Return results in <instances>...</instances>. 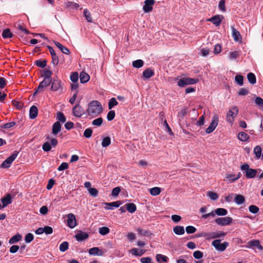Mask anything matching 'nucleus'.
<instances>
[{
  "label": "nucleus",
  "mask_w": 263,
  "mask_h": 263,
  "mask_svg": "<svg viewBox=\"0 0 263 263\" xmlns=\"http://www.w3.org/2000/svg\"><path fill=\"white\" fill-rule=\"evenodd\" d=\"M102 110L101 103L98 101L95 100L88 104L86 111L88 116L96 117L102 112Z\"/></svg>",
  "instance_id": "1"
},
{
  "label": "nucleus",
  "mask_w": 263,
  "mask_h": 263,
  "mask_svg": "<svg viewBox=\"0 0 263 263\" xmlns=\"http://www.w3.org/2000/svg\"><path fill=\"white\" fill-rule=\"evenodd\" d=\"M241 170L245 171L246 172V177L248 179L254 178L258 171H260V169H253L250 168L248 164H244L241 166Z\"/></svg>",
  "instance_id": "2"
},
{
  "label": "nucleus",
  "mask_w": 263,
  "mask_h": 263,
  "mask_svg": "<svg viewBox=\"0 0 263 263\" xmlns=\"http://www.w3.org/2000/svg\"><path fill=\"white\" fill-rule=\"evenodd\" d=\"M219 121V117L217 114L214 115L212 118L211 123L209 127L206 129L205 132L207 134L212 133L217 127Z\"/></svg>",
  "instance_id": "3"
},
{
  "label": "nucleus",
  "mask_w": 263,
  "mask_h": 263,
  "mask_svg": "<svg viewBox=\"0 0 263 263\" xmlns=\"http://www.w3.org/2000/svg\"><path fill=\"white\" fill-rule=\"evenodd\" d=\"M198 82V79H192L190 78H183L180 79L177 84L179 87H184L186 85L190 84H194Z\"/></svg>",
  "instance_id": "4"
},
{
  "label": "nucleus",
  "mask_w": 263,
  "mask_h": 263,
  "mask_svg": "<svg viewBox=\"0 0 263 263\" xmlns=\"http://www.w3.org/2000/svg\"><path fill=\"white\" fill-rule=\"evenodd\" d=\"M238 113V109L236 106L232 107L228 112L227 115V121L230 123L231 124H233L234 118Z\"/></svg>",
  "instance_id": "5"
},
{
  "label": "nucleus",
  "mask_w": 263,
  "mask_h": 263,
  "mask_svg": "<svg viewBox=\"0 0 263 263\" xmlns=\"http://www.w3.org/2000/svg\"><path fill=\"white\" fill-rule=\"evenodd\" d=\"M212 244L217 250L220 252L224 251L229 246V243L228 242L225 241L221 243V240L220 239L214 240Z\"/></svg>",
  "instance_id": "6"
},
{
  "label": "nucleus",
  "mask_w": 263,
  "mask_h": 263,
  "mask_svg": "<svg viewBox=\"0 0 263 263\" xmlns=\"http://www.w3.org/2000/svg\"><path fill=\"white\" fill-rule=\"evenodd\" d=\"M18 155V152L15 151L10 157L7 158L1 164L3 168H8L10 166L12 162L15 159Z\"/></svg>",
  "instance_id": "7"
},
{
  "label": "nucleus",
  "mask_w": 263,
  "mask_h": 263,
  "mask_svg": "<svg viewBox=\"0 0 263 263\" xmlns=\"http://www.w3.org/2000/svg\"><path fill=\"white\" fill-rule=\"evenodd\" d=\"M72 114L76 117L81 118L85 114V110L79 104H77L72 108Z\"/></svg>",
  "instance_id": "8"
},
{
  "label": "nucleus",
  "mask_w": 263,
  "mask_h": 263,
  "mask_svg": "<svg viewBox=\"0 0 263 263\" xmlns=\"http://www.w3.org/2000/svg\"><path fill=\"white\" fill-rule=\"evenodd\" d=\"M232 218L230 217H225L216 218L215 220V222L220 226H225L230 224L232 222Z\"/></svg>",
  "instance_id": "9"
},
{
  "label": "nucleus",
  "mask_w": 263,
  "mask_h": 263,
  "mask_svg": "<svg viewBox=\"0 0 263 263\" xmlns=\"http://www.w3.org/2000/svg\"><path fill=\"white\" fill-rule=\"evenodd\" d=\"M67 217V222L68 226L72 229L74 228L77 225V222L74 214L72 213L68 214Z\"/></svg>",
  "instance_id": "10"
},
{
  "label": "nucleus",
  "mask_w": 263,
  "mask_h": 263,
  "mask_svg": "<svg viewBox=\"0 0 263 263\" xmlns=\"http://www.w3.org/2000/svg\"><path fill=\"white\" fill-rule=\"evenodd\" d=\"M155 0H145L143 9L146 13L149 12L153 10V6L155 4Z\"/></svg>",
  "instance_id": "11"
},
{
  "label": "nucleus",
  "mask_w": 263,
  "mask_h": 263,
  "mask_svg": "<svg viewBox=\"0 0 263 263\" xmlns=\"http://www.w3.org/2000/svg\"><path fill=\"white\" fill-rule=\"evenodd\" d=\"M223 19V16L221 15H216L212 17L208 20V21L211 22L213 24L215 25L216 26H218L221 24L222 20Z\"/></svg>",
  "instance_id": "12"
},
{
  "label": "nucleus",
  "mask_w": 263,
  "mask_h": 263,
  "mask_svg": "<svg viewBox=\"0 0 263 263\" xmlns=\"http://www.w3.org/2000/svg\"><path fill=\"white\" fill-rule=\"evenodd\" d=\"M51 87L50 89L53 91H58L62 89V84L60 80L53 79L51 81Z\"/></svg>",
  "instance_id": "13"
},
{
  "label": "nucleus",
  "mask_w": 263,
  "mask_h": 263,
  "mask_svg": "<svg viewBox=\"0 0 263 263\" xmlns=\"http://www.w3.org/2000/svg\"><path fill=\"white\" fill-rule=\"evenodd\" d=\"M88 236L89 235L87 233L79 231L74 237L77 241H82L87 239Z\"/></svg>",
  "instance_id": "14"
},
{
  "label": "nucleus",
  "mask_w": 263,
  "mask_h": 263,
  "mask_svg": "<svg viewBox=\"0 0 263 263\" xmlns=\"http://www.w3.org/2000/svg\"><path fill=\"white\" fill-rule=\"evenodd\" d=\"M51 82V79H48L47 78H44V80L42 81L37 89V91H42L44 88H45L49 86Z\"/></svg>",
  "instance_id": "15"
},
{
  "label": "nucleus",
  "mask_w": 263,
  "mask_h": 263,
  "mask_svg": "<svg viewBox=\"0 0 263 263\" xmlns=\"http://www.w3.org/2000/svg\"><path fill=\"white\" fill-rule=\"evenodd\" d=\"M104 204L109 207H105L106 210H112L113 208H118L122 204L121 201H117L112 202H105Z\"/></svg>",
  "instance_id": "16"
},
{
  "label": "nucleus",
  "mask_w": 263,
  "mask_h": 263,
  "mask_svg": "<svg viewBox=\"0 0 263 263\" xmlns=\"http://www.w3.org/2000/svg\"><path fill=\"white\" fill-rule=\"evenodd\" d=\"M61 127H62V125L60 122H59V121L55 122L52 126V133L54 135H57L61 131Z\"/></svg>",
  "instance_id": "17"
},
{
  "label": "nucleus",
  "mask_w": 263,
  "mask_h": 263,
  "mask_svg": "<svg viewBox=\"0 0 263 263\" xmlns=\"http://www.w3.org/2000/svg\"><path fill=\"white\" fill-rule=\"evenodd\" d=\"M248 247L251 248L256 247L260 250H262L263 249L262 247L259 243V241L257 240L249 241L248 243Z\"/></svg>",
  "instance_id": "18"
},
{
  "label": "nucleus",
  "mask_w": 263,
  "mask_h": 263,
  "mask_svg": "<svg viewBox=\"0 0 263 263\" xmlns=\"http://www.w3.org/2000/svg\"><path fill=\"white\" fill-rule=\"evenodd\" d=\"M89 254L92 255H98L102 256L103 255V252L101 250H100L98 247H93L89 250L88 251Z\"/></svg>",
  "instance_id": "19"
},
{
  "label": "nucleus",
  "mask_w": 263,
  "mask_h": 263,
  "mask_svg": "<svg viewBox=\"0 0 263 263\" xmlns=\"http://www.w3.org/2000/svg\"><path fill=\"white\" fill-rule=\"evenodd\" d=\"M241 176V174L239 172L237 175L232 174H228L226 176L227 180L230 182H233L238 179Z\"/></svg>",
  "instance_id": "20"
},
{
  "label": "nucleus",
  "mask_w": 263,
  "mask_h": 263,
  "mask_svg": "<svg viewBox=\"0 0 263 263\" xmlns=\"http://www.w3.org/2000/svg\"><path fill=\"white\" fill-rule=\"evenodd\" d=\"M38 114V109L35 106H32L29 110V116L31 119L35 118Z\"/></svg>",
  "instance_id": "21"
},
{
  "label": "nucleus",
  "mask_w": 263,
  "mask_h": 263,
  "mask_svg": "<svg viewBox=\"0 0 263 263\" xmlns=\"http://www.w3.org/2000/svg\"><path fill=\"white\" fill-rule=\"evenodd\" d=\"M54 44L63 53L66 54H69L70 51L67 47L63 46L61 44L58 42H54Z\"/></svg>",
  "instance_id": "22"
},
{
  "label": "nucleus",
  "mask_w": 263,
  "mask_h": 263,
  "mask_svg": "<svg viewBox=\"0 0 263 263\" xmlns=\"http://www.w3.org/2000/svg\"><path fill=\"white\" fill-rule=\"evenodd\" d=\"M11 196L10 194H8L6 197L1 199L3 203V207H6L8 204H11L12 202Z\"/></svg>",
  "instance_id": "23"
},
{
  "label": "nucleus",
  "mask_w": 263,
  "mask_h": 263,
  "mask_svg": "<svg viewBox=\"0 0 263 263\" xmlns=\"http://www.w3.org/2000/svg\"><path fill=\"white\" fill-rule=\"evenodd\" d=\"M232 36L235 41H239L241 40V35L239 31H238L234 27H232Z\"/></svg>",
  "instance_id": "24"
},
{
  "label": "nucleus",
  "mask_w": 263,
  "mask_h": 263,
  "mask_svg": "<svg viewBox=\"0 0 263 263\" xmlns=\"http://www.w3.org/2000/svg\"><path fill=\"white\" fill-rule=\"evenodd\" d=\"M173 231L176 235H181L184 233L183 227L177 226L173 228Z\"/></svg>",
  "instance_id": "25"
},
{
  "label": "nucleus",
  "mask_w": 263,
  "mask_h": 263,
  "mask_svg": "<svg viewBox=\"0 0 263 263\" xmlns=\"http://www.w3.org/2000/svg\"><path fill=\"white\" fill-rule=\"evenodd\" d=\"M80 81L82 83H85L88 82L90 79L89 76L86 72H82L80 75Z\"/></svg>",
  "instance_id": "26"
},
{
  "label": "nucleus",
  "mask_w": 263,
  "mask_h": 263,
  "mask_svg": "<svg viewBox=\"0 0 263 263\" xmlns=\"http://www.w3.org/2000/svg\"><path fill=\"white\" fill-rule=\"evenodd\" d=\"M235 197L234 199V201L236 204H241L245 202V198L242 195L239 194H235Z\"/></svg>",
  "instance_id": "27"
},
{
  "label": "nucleus",
  "mask_w": 263,
  "mask_h": 263,
  "mask_svg": "<svg viewBox=\"0 0 263 263\" xmlns=\"http://www.w3.org/2000/svg\"><path fill=\"white\" fill-rule=\"evenodd\" d=\"M129 252L135 256H141L144 254L145 250L143 249L139 250L137 248H134L130 250Z\"/></svg>",
  "instance_id": "28"
},
{
  "label": "nucleus",
  "mask_w": 263,
  "mask_h": 263,
  "mask_svg": "<svg viewBox=\"0 0 263 263\" xmlns=\"http://www.w3.org/2000/svg\"><path fill=\"white\" fill-rule=\"evenodd\" d=\"M125 206L126 210L130 213H133L136 211V205L133 203H127Z\"/></svg>",
  "instance_id": "29"
},
{
  "label": "nucleus",
  "mask_w": 263,
  "mask_h": 263,
  "mask_svg": "<svg viewBox=\"0 0 263 263\" xmlns=\"http://www.w3.org/2000/svg\"><path fill=\"white\" fill-rule=\"evenodd\" d=\"M154 74V72L150 68H147L143 72V76L146 79L150 78L151 77L153 76Z\"/></svg>",
  "instance_id": "30"
},
{
  "label": "nucleus",
  "mask_w": 263,
  "mask_h": 263,
  "mask_svg": "<svg viewBox=\"0 0 263 263\" xmlns=\"http://www.w3.org/2000/svg\"><path fill=\"white\" fill-rule=\"evenodd\" d=\"M4 39L11 38L13 37V34L11 32L10 30L8 28L4 30L2 34Z\"/></svg>",
  "instance_id": "31"
},
{
  "label": "nucleus",
  "mask_w": 263,
  "mask_h": 263,
  "mask_svg": "<svg viewBox=\"0 0 263 263\" xmlns=\"http://www.w3.org/2000/svg\"><path fill=\"white\" fill-rule=\"evenodd\" d=\"M247 79L248 81L251 84H254L256 83V77L253 73L250 72L247 74Z\"/></svg>",
  "instance_id": "32"
},
{
  "label": "nucleus",
  "mask_w": 263,
  "mask_h": 263,
  "mask_svg": "<svg viewBox=\"0 0 263 263\" xmlns=\"http://www.w3.org/2000/svg\"><path fill=\"white\" fill-rule=\"evenodd\" d=\"M22 238V236L20 234H16L12 236L9 240V243L10 244H13L15 242L19 241Z\"/></svg>",
  "instance_id": "33"
},
{
  "label": "nucleus",
  "mask_w": 263,
  "mask_h": 263,
  "mask_svg": "<svg viewBox=\"0 0 263 263\" xmlns=\"http://www.w3.org/2000/svg\"><path fill=\"white\" fill-rule=\"evenodd\" d=\"M238 138L241 141H247L249 139V136L245 132H240L238 134Z\"/></svg>",
  "instance_id": "34"
},
{
  "label": "nucleus",
  "mask_w": 263,
  "mask_h": 263,
  "mask_svg": "<svg viewBox=\"0 0 263 263\" xmlns=\"http://www.w3.org/2000/svg\"><path fill=\"white\" fill-rule=\"evenodd\" d=\"M161 189L159 187H154L149 189L150 194L153 196H157L161 193Z\"/></svg>",
  "instance_id": "35"
},
{
  "label": "nucleus",
  "mask_w": 263,
  "mask_h": 263,
  "mask_svg": "<svg viewBox=\"0 0 263 263\" xmlns=\"http://www.w3.org/2000/svg\"><path fill=\"white\" fill-rule=\"evenodd\" d=\"M216 215L219 216H225L227 214V210L223 208H218L215 210Z\"/></svg>",
  "instance_id": "36"
},
{
  "label": "nucleus",
  "mask_w": 263,
  "mask_h": 263,
  "mask_svg": "<svg viewBox=\"0 0 263 263\" xmlns=\"http://www.w3.org/2000/svg\"><path fill=\"white\" fill-rule=\"evenodd\" d=\"M254 153L257 159H259L261 155V148L259 146H256L254 148Z\"/></svg>",
  "instance_id": "37"
},
{
  "label": "nucleus",
  "mask_w": 263,
  "mask_h": 263,
  "mask_svg": "<svg viewBox=\"0 0 263 263\" xmlns=\"http://www.w3.org/2000/svg\"><path fill=\"white\" fill-rule=\"evenodd\" d=\"M144 62L142 60H137L133 62V66L137 68L142 67L143 66Z\"/></svg>",
  "instance_id": "38"
},
{
  "label": "nucleus",
  "mask_w": 263,
  "mask_h": 263,
  "mask_svg": "<svg viewBox=\"0 0 263 263\" xmlns=\"http://www.w3.org/2000/svg\"><path fill=\"white\" fill-rule=\"evenodd\" d=\"M118 104L117 101L115 98H112L108 102V108L111 109L115 106Z\"/></svg>",
  "instance_id": "39"
},
{
  "label": "nucleus",
  "mask_w": 263,
  "mask_h": 263,
  "mask_svg": "<svg viewBox=\"0 0 263 263\" xmlns=\"http://www.w3.org/2000/svg\"><path fill=\"white\" fill-rule=\"evenodd\" d=\"M110 138L109 137L104 138L102 142V146L104 147H107L110 144Z\"/></svg>",
  "instance_id": "40"
},
{
  "label": "nucleus",
  "mask_w": 263,
  "mask_h": 263,
  "mask_svg": "<svg viewBox=\"0 0 263 263\" xmlns=\"http://www.w3.org/2000/svg\"><path fill=\"white\" fill-rule=\"evenodd\" d=\"M207 196L213 200H216L218 198V195L216 193L209 191L207 192Z\"/></svg>",
  "instance_id": "41"
},
{
  "label": "nucleus",
  "mask_w": 263,
  "mask_h": 263,
  "mask_svg": "<svg viewBox=\"0 0 263 263\" xmlns=\"http://www.w3.org/2000/svg\"><path fill=\"white\" fill-rule=\"evenodd\" d=\"M137 230L139 234L143 236H149L152 234L148 230H144L140 228H138Z\"/></svg>",
  "instance_id": "42"
},
{
  "label": "nucleus",
  "mask_w": 263,
  "mask_h": 263,
  "mask_svg": "<svg viewBox=\"0 0 263 263\" xmlns=\"http://www.w3.org/2000/svg\"><path fill=\"white\" fill-rule=\"evenodd\" d=\"M69 244L67 241L62 242L60 246V250L61 252H65L68 249Z\"/></svg>",
  "instance_id": "43"
},
{
  "label": "nucleus",
  "mask_w": 263,
  "mask_h": 263,
  "mask_svg": "<svg viewBox=\"0 0 263 263\" xmlns=\"http://www.w3.org/2000/svg\"><path fill=\"white\" fill-rule=\"evenodd\" d=\"M57 119L59 120V122L62 123H64L66 121V117L62 112H58L57 113Z\"/></svg>",
  "instance_id": "44"
},
{
  "label": "nucleus",
  "mask_w": 263,
  "mask_h": 263,
  "mask_svg": "<svg viewBox=\"0 0 263 263\" xmlns=\"http://www.w3.org/2000/svg\"><path fill=\"white\" fill-rule=\"evenodd\" d=\"M156 260L158 262H160L162 260L163 262H166L167 261V257L163 255L162 254H157L156 256Z\"/></svg>",
  "instance_id": "45"
},
{
  "label": "nucleus",
  "mask_w": 263,
  "mask_h": 263,
  "mask_svg": "<svg viewBox=\"0 0 263 263\" xmlns=\"http://www.w3.org/2000/svg\"><path fill=\"white\" fill-rule=\"evenodd\" d=\"M235 81L240 86H242L243 83V77L241 75H237L235 77Z\"/></svg>",
  "instance_id": "46"
},
{
  "label": "nucleus",
  "mask_w": 263,
  "mask_h": 263,
  "mask_svg": "<svg viewBox=\"0 0 263 263\" xmlns=\"http://www.w3.org/2000/svg\"><path fill=\"white\" fill-rule=\"evenodd\" d=\"M103 119L101 117H100V118H98L96 119H95L92 122V124L93 125H95V126H100L102 125V123H103Z\"/></svg>",
  "instance_id": "47"
},
{
  "label": "nucleus",
  "mask_w": 263,
  "mask_h": 263,
  "mask_svg": "<svg viewBox=\"0 0 263 263\" xmlns=\"http://www.w3.org/2000/svg\"><path fill=\"white\" fill-rule=\"evenodd\" d=\"M255 103L259 107L263 108V99L259 97L255 98Z\"/></svg>",
  "instance_id": "48"
},
{
  "label": "nucleus",
  "mask_w": 263,
  "mask_h": 263,
  "mask_svg": "<svg viewBox=\"0 0 263 263\" xmlns=\"http://www.w3.org/2000/svg\"><path fill=\"white\" fill-rule=\"evenodd\" d=\"M99 233L102 235H105L109 232V229L106 227H103L99 229Z\"/></svg>",
  "instance_id": "49"
},
{
  "label": "nucleus",
  "mask_w": 263,
  "mask_h": 263,
  "mask_svg": "<svg viewBox=\"0 0 263 263\" xmlns=\"http://www.w3.org/2000/svg\"><path fill=\"white\" fill-rule=\"evenodd\" d=\"M84 15L88 22H92L91 14L87 9H85L84 10Z\"/></svg>",
  "instance_id": "50"
},
{
  "label": "nucleus",
  "mask_w": 263,
  "mask_h": 263,
  "mask_svg": "<svg viewBox=\"0 0 263 263\" xmlns=\"http://www.w3.org/2000/svg\"><path fill=\"white\" fill-rule=\"evenodd\" d=\"M35 64L38 67L44 68L46 66L47 61L45 60L43 61L39 60L35 61Z\"/></svg>",
  "instance_id": "51"
},
{
  "label": "nucleus",
  "mask_w": 263,
  "mask_h": 263,
  "mask_svg": "<svg viewBox=\"0 0 263 263\" xmlns=\"http://www.w3.org/2000/svg\"><path fill=\"white\" fill-rule=\"evenodd\" d=\"M185 231L187 234H193L196 231L195 227L189 226L186 227Z\"/></svg>",
  "instance_id": "52"
},
{
  "label": "nucleus",
  "mask_w": 263,
  "mask_h": 263,
  "mask_svg": "<svg viewBox=\"0 0 263 263\" xmlns=\"http://www.w3.org/2000/svg\"><path fill=\"white\" fill-rule=\"evenodd\" d=\"M88 192L90 195L93 197H96L98 194V191L93 187L88 189Z\"/></svg>",
  "instance_id": "53"
},
{
  "label": "nucleus",
  "mask_w": 263,
  "mask_h": 263,
  "mask_svg": "<svg viewBox=\"0 0 263 263\" xmlns=\"http://www.w3.org/2000/svg\"><path fill=\"white\" fill-rule=\"evenodd\" d=\"M52 74V73L51 70L45 69L44 70V76L45 78H47L48 79H51V76Z\"/></svg>",
  "instance_id": "54"
},
{
  "label": "nucleus",
  "mask_w": 263,
  "mask_h": 263,
  "mask_svg": "<svg viewBox=\"0 0 263 263\" xmlns=\"http://www.w3.org/2000/svg\"><path fill=\"white\" fill-rule=\"evenodd\" d=\"M249 211L253 214H256L259 211V208L254 205H251L249 207Z\"/></svg>",
  "instance_id": "55"
},
{
  "label": "nucleus",
  "mask_w": 263,
  "mask_h": 263,
  "mask_svg": "<svg viewBox=\"0 0 263 263\" xmlns=\"http://www.w3.org/2000/svg\"><path fill=\"white\" fill-rule=\"evenodd\" d=\"M205 238L207 239H214L216 238L215 236V232H212L209 233H205Z\"/></svg>",
  "instance_id": "56"
},
{
  "label": "nucleus",
  "mask_w": 263,
  "mask_h": 263,
  "mask_svg": "<svg viewBox=\"0 0 263 263\" xmlns=\"http://www.w3.org/2000/svg\"><path fill=\"white\" fill-rule=\"evenodd\" d=\"M34 236L31 233H28L25 238V240L26 242L27 243H30L31 242L33 239Z\"/></svg>",
  "instance_id": "57"
},
{
  "label": "nucleus",
  "mask_w": 263,
  "mask_h": 263,
  "mask_svg": "<svg viewBox=\"0 0 263 263\" xmlns=\"http://www.w3.org/2000/svg\"><path fill=\"white\" fill-rule=\"evenodd\" d=\"M79 79V75L77 72H73L70 75V80L73 83L77 82Z\"/></svg>",
  "instance_id": "58"
},
{
  "label": "nucleus",
  "mask_w": 263,
  "mask_h": 263,
  "mask_svg": "<svg viewBox=\"0 0 263 263\" xmlns=\"http://www.w3.org/2000/svg\"><path fill=\"white\" fill-rule=\"evenodd\" d=\"M52 57V64L55 66L59 63V58L57 54H53L51 55Z\"/></svg>",
  "instance_id": "59"
},
{
  "label": "nucleus",
  "mask_w": 263,
  "mask_h": 263,
  "mask_svg": "<svg viewBox=\"0 0 263 263\" xmlns=\"http://www.w3.org/2000/svg\"><path fill=\"white\" fill-rule=\"evenodd\" d=\"M115 117V112L114 110L109 111L107 115V119L108 121L112 120Z\"/></svg>",
  "instance_id": "60"
},
{
  "label": "nucleus",
  "mask_w": 263,
  "mask_h": 263,
  "mask_svg": "<svg viewBox=\"0 0 263 263\" xmlns=\"http://www.w3.org/2000/svg\"><path fill=\"white\" fill-rule=\"evenodd\" d=\"M120 191L121 189L120 187H116L113 189L111 192V195L113 196H117L119 194Z\"/></svg>",
  "instance_id": "61"
},
{
  "label": "nucleus",
  "mask_w": 263,
  "mask_h": 263,
  "mask_svg": "<svg viewBox=\"0 0 263 263\" xmlns=\"http://www.w3.org/2000/svg\"><path fill=\"white\" fill-rule=\"evenodd\" d=\"M193 256L196 259H200L203 257V253L200 251H196L193 253Z\"/></svg>",
  "instance_id": "62"
},
{
  "label": "nucleus",
  "mask_w": 263,
  "mask_h": 263,
  "mask_svg": "<svg viewBox=\"0 0 263 263\" xmlns=\"http://www.w3.org/2000/svg\"><path fill=\"white\" fill-rule=\"evenodd\" d=\"M42 148L44 151L48 152L51 149V146L49 142H46L43 145Z\"/></svg>",
  "instance_id": "63"
},
{
  "label": "nucleus",
  "mask_w": 263,
  "mask_h": 263,
  "mask_svg": "<svg viewBox=\"0 0 263 263\" xmlns=\"http://www.w3.org/2000/svg\"><path fill=\"white\" fill-rule=\"evenodd\" d=\"M92 131L90 128H87L84 133V136L87 138H90L92 135Z\"/></svg>",
  "instance_id": "64"
}]
</instances>
